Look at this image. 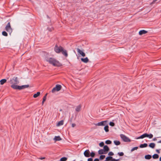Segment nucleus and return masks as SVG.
<instances>
[{
	"label": "nucleus",
	"instance_id": "obj_1",
	"mask_svg": "<svg viewBox=\"0 0 161 161\" xmlns=\"http://www.w3.org/2000/svg\"><path fill=\"white\" fill-rule=\"evenodd\" d=\"M46 60L50 64H52L54 66L60 67L62 66V64L54 58H47L46 59Z\"/></svg>",
	"mask_w": 161,
	"mask_h": 161
},
{
	"label": "nucleus",
	"instance_id": "obj_2",
	"mask_svg": "<svg viewBox=\"0 0 161 161\" xmlns=\"http://www.w3.org/2000/svg\"><path fill=\"white\" fill-rule=\"evenodd\" d=\"M84 155L85 157L87 158L90 157L93 158L95 155V153L94 152H92L91 153H90L89 150L87 149L85 150L84 152Z\"/></svg>",
	"mask_w": 161,
	"mask_h": 161
},
{
	"label": "nucleus",
	"instance_id": "obj_3",
	"mask_svg": "<svg viewBox=\"0 0 161 161\" xmlns=\"http://www.w3.org/2000/svg\"><path fill=\"white\" fill-rule=\"evenodd\" d=\"M11 87L13 89L15 90H21L25 88H28L29 87V85H22V86H11Z\"/></svg>",
	"mask_w": 161,
	"mask_h": 161
},
{
	"label": "nucleus",
	"instance_id": "obj_4",
	"mask_svg": "<svg viewBox=\"0 0 161 161\" xmlns=\"http://www.w3.org/2000/svg\"><path fill=\"white\" fill-rule=\"evenodd\" d=\"M9 82L12 84L11 86H17L16 85L18 84L19 82L18 77H14L12 79H11Z\"/></svg>",
	"mask_w": 161,
	"mask_h": 161
},
{
	"label": "nucleus",
	"instance_id": "obj_5",
	"mask_svg": "<svg viewBox=\"0 0 161 161\" xmlns=\"http://www.w3.org/2000/svg\"><path fill=\"white\" fill-rule=\"evenodd\" d=\"M63 48L61 46H58L56 44L54 48V51L57 53H60L63 50Z\"/></svg>",
	"mask_w": 161,
	"mask_h": 161
},
{
	"label": "nucleus",
	"instance_id": "obj_6",
	"mask_svg": "<svg viewBox=\"0 0 161 161\" xmlns=\"http://www.w3.org/2000/svg\"><path fill=\"white\" fill-rule=\"evenodd\" d=\"M5 30L8 32L10 34H11V33L12 32V29L11 28L10 24V23L9 22L6 26L5 27Z\"/></svg>",
	"mask_w": 161,
	"mask_h": 161
},
{
	"label": "nucleus",
	"instance_id": "obj_7",
	"mask_svg": "<svg viewBox=\"0 0 161 161\" xmlns=\"http://www.w3.org/2000/svg\"><path fill=\"white\" fill-rule=\"evenodd\" d=\"M61 88L62 86L61 85L57 84L56 85L55 87L52 89V92L54 93L55 91H58L61 89Z\"/></svg>",
	"mask_w": 161,
	"mask_h": 161
},
{
	"label": "nucleus",
	"instance_id": "obj_8",
	"mask_svg": "<svg viewBox=\"0 0 161 161\" xmlns=\"http://www.w3.org/2000/svg\"><path fill=\"white\" fill-rule=\"evenodd\" d=\"M120 136L122 140L125 142H130L131 140L123 134L120 135Z\"/></svg>",
	"mask_w": 161,
	"mask_h": 161
},
{
	"label": "nucleus",
	"instance_id": "obj_9",
	"mask_svg": "<svg viewBox=\"0 0 161 161\" xmlns=\"http://www.w3.org/2000/svg\"><path fill=\"white\" fill-rule=\"evenodd\" d=\"M107 122V121H102L95 124V125L96 126H104L105 125V124Z\"/></svg>",
	"mask_w": 161,
	"mask_h": 161
},
{
	"label": "nucleus",
	"instance_id": "obj_10",
	"mask_svg": "<svg viewBox=\"0 0 161 161\" xmlns=\"http://www.w3.org/2000/svg\"><path fill=\"white\" fill-rule=\"evenodd\" d=\"M107 161H119V159H115L113 158L111 156H108L106 158Z\"/></svg>",
	"mask_w": 161,
	"mask_h": 161
},
{
	"label": "nucleus",
	"instance_id": "obj_11",
	"mask_svg": "<svg viewBox=\"0 0 161 161\" xmlns=\"http://www.w3.org/2000/svg\"><path fill=\"white\" fill-rule=\"evenodd\" d=\"M77 51L78 53L80 54L82 56L85 57L86 55L85 53H84L83 51H81L80 49L77 48Z\"/></svg>",
	"mask_w": 161,
	"mask_h": 161
},
{
	"label": "nucleus",
	"instance_id": "obj_12",
	"mask_svg": "<svg viewBox=\"0 0 161 161\" xmlns=\"http://www.w3.org/2000/svg\"><path fill=\"white\" fill-rule=\"evenodd\" d=\"M103 149L106 153H107V152L109 150V148L108 146L107 145H105L104 146Z\"/></svg>",
	"mask_w": 161,
	"mask_h": 161
},
{
	"label": "nucleus",
	"instance_id": "obj_13",
	"mask_svg": "<svg viewBox=\"0 0 161 161\" xmlns=\"http://www.w3.org/2000/svg\"><path fill=\"white\" fill-rule=\"evenodd\" d=\"M147 32V31L143 30L140 31L139 32V34L140 35H142L143 34H146Z\"/></svg>",
	"mask_w": 161,
	"mask_h": 161
},
{
	"label": "nucleus",
	"instance_id": "obj_14",
	"mask_svg": "<svg viewBox=\"0 0 161 161\" xmlns=\"http://www.w3.org/2000/svg\"><path fill=\"white\" fill-rule=\"evenodd\" d=\"M61 52H62V54L64 55L65 56V57H68V54L66 50H64L63 49V50Z\"/></svg>",
	"mask_w": 161,
	"mask_h": 161
},
{
	"label": "nucleus",
	"instance_id": "obj_15",
	"mask_svg": "<svg viewBox=\"0 0 161 161\" xmlns=\"http://www.w3.org/2000/svg\"><path fill=\"white\" fill-rule=\"evenodd\" d=\"M81 60L85 63H87L88 62L89 59L87 57H86L85 58H81Z\"/></svg>",
	"mask_w": 161,
	"mask_h": 161
},
{
	"label": "nucleus",
	"instance_id": "obj_16",
	"mask_svg": "<svg viewBox=\"0 0 161 161\" xmlns=\"http://www.w3.org/2000/svg\"><path fill=\"white\" fill-rule=\"evenodd\" d=\"M98 153L100 155L106 154V153L105 152L104 150L103 149H101L99 150L98 151Z\"/></svg>",
	"mask_w": 161,
	"mask_h": 161
},
{
	"label": "nucleus",
	"instance_id": "obj_17",
	"mask_svg": "<svg viewBox=\"0 0 161 161\" xmlns=\"http://www.w3.org/2000/svg\"><path fill=\"white\" fill-rule=\"evenodd\" d=\"M81 105L80 104L78 106H77L76 109L75 111L77 112H79L81 109Z\"/></svg>",
	"mask_w": 161,
	"mask_h": 161
},
{
	"label": "nucleus",
	"instance_id": "obj_18",
	"mask_svg": "<svg viewBox=\"0 0 161 161\" xmlns=\"http://www.w3.org/2000/svg\"><path fill=\"white\" fill-rule=\"evenodd\" d=\"M55 141H59L61 140V138L60 136H55L54 139Z\"/></svg>",
	"mask_w": 161,
	"mask_h": 161
},
{
	"label": "nucleus",
	"instance_id": "obj_19",
	"mask_svg": "<svg viewBox=\"0 0 161 161\" xmlns=\"http://www.w3.org/2000/svg\"><path fill=\"white\" fill-rule=\"evenodd\" d=\"M152 157V156L149 154L145 156V159L148 160L150 159Z\"/></svg>",
	"mask_w": 161,
	"mask_h": 161
},
{
	"label": "nucleus",
	"instance_id": "obj_20",
	"mask_svg": "<svg viewBox=\"0 0 161 161\" xmlns=\"http://www.w3.org/2000/svg\"><path fill=\"white\" fill-rule=\"evenodd\" d=\"M147 144L146 143H144L143 144H141L139 146L140 148H144L147 147Z\"/></svg>",
	"mask_w": 161,
	"mask_h": 161
},
{
	"label": "nucleus",
	"instance_id": "obj_21",
	"mask_svg": "<svg viewBox=\"0 0 161 161\" xmlns=\"http://www.w3.org/2000/svg\"><path fill=\"white\" fill-rule=\"evenodd\" d=\"M64 124V120H61L60 121L58 122L57 125V126H60L63 125Z\"/></svg>",
	"mask_w": 161,
	"mask_h": 161
},
{
	"label": "nucleus",
	"instance_id": "obj_22",
	"mask_svg": "<svg viewBox=\"0 0 161 161\" xmlns=\"http://www.w3.org/2000/svg\"><path fill=\"white\" fill-rule=\"evenodd\" d=\"M155 146V144L154 143H150L149 145V146L152 148H154Z\"/></svg>",
	"mask_w": 161,
	"mask_h": 161
},
{
	"label": "nucleus",
	"instance_id": "obj_23",
	"mask_svg": "<svg viewBox=\"0 0 161 161\" xmlns=\"http://www.w3.org/2000/svg\"><path fill=\"white\" fill-rule=\"evenodd\" d=\"M7 80L6 79H3L0 80V84L2 85H3L4 83H6Z\"/></svg>",
	"mask_w": 161,
	"mask_h": 161
},
{
	"label": "nucleus",
	"instance_id": "obj_24",
	"mask_svg": "<svg viewBox=\"0 0 161 161\" xmlns=\"http://www.w3.org/2000/svg\"><path fill=\"white\" fill-rule=\"evenodd\" d=\"M152 157L154 159H158L159 158V155L157 154H155L153 155Z\"/></svg>",
	"mask_w": 161,
	"mask_h": 161
},
{
	"label": "nucleus",
	"instance_id": "obj_25",
	"mask_svg": "<svg viewBox=\"0 0 161 161\" xmlns=\"http://www.w3.org/2000/svg\"><path fill=\"white\" fill-rule=\"evenodd\" d=\"M40 95V92H37L35 94L33 95V97L34 98H36Z\"/></svg>",
	"mask_w": 161,
	"mask_h": 161
},
{
	"label": "nucleus",
	"instance_id": "obj_26",
	"mask_svg": "<svg viewBox=\"0 0 161 161\" xmlns=\"http://www.w3.org/2000/svg\"><path fill=\"white\" fill-rule=\"evenodd\" d=\"M114 143L116 145H119L120 144V142L119 141L117 140H114Z\"/></svg>",
	"mask_w": 161,
	"mask_h": 161
},
{
	"label": "nucleus",
	"instance_id": "obj_27",
	"mask_svg": "<svg viewBox=\"0 0 161 161\" xmlns=\"http://www.w3.org/2000/svg\"><path fill=\"white\" fill-rule=\"evenodd\" d=\"M109 127L108 125H106L104 127V130L106 132H108L109 131V130L108 129Z\"/></svg>",
	"mask_w": 161,
	"mask_h": 161
},
{
	"label": "nucleus",
	"instance_id": "obj_28",
	"mask_svg": "<svg viewBox=\"0 0 161 161\" xmlns=\"http://www.w3.org/2000/svg\"><path fill=\"white\" fill-rule=\"evenodd\" d=\"M67 159V158L65 157H63L60 158V161H66Z\"/></svg>",
	"mask_w": 161,
	"mask_h": 161
},
{
	"label": "nucleus",
	"instance_id": "obj_29",
	"mask_svg": "<svg viewBox=\"0 0 161 161\" xmlns=\"http://www.w3.org/2000/svg\"><path fill=\"white\" fill-rule=\"evenodd\" d=\"M105 157V156L104 155H101L100 156L99 159L100 160H102Z\"/></svg>",
	"mask_w": 161,
	"mask_h": 161
},
{
	"label": "nucleus",
	"instance_id": "obj_30",
	"mask_svg": "<svg viewBox=\"0 0 161 161\" xmlns=\"http://www.w3.org/2000/svg\"><path fill=\"white\" fill-rule=\"evenodd\" d=\"M2 34L3 36H8V34L5 31H3Z\"/></svg>",
	"mask_w": 161,
	"mask_h": 161
},
{
	"label": "nucleus",
	"instance_id": "obj_31",
	"mask_svg": "<svg viewBox=\"0 0 161 161\" xmlns=\"http://www.w3.org/2000/svg\"><path fill=\"white\" fill-rule=\"evenodd\" d=\"M112 143V142L109 140H107L105 141V143L107 144H111Z\"/></svg>",
	"mask_w": 161,
	"mask_h": 161
},
{
	"label": "nucleus",
	"instance_id": "obj_32",
	"mask_svg": "<svg viewBox=\"0 0 161 161\" xmlns=\"http://www.w3.org/2000/svg\"><path fill=\"white\" fill-rule=\"evenodd\" d=\"M153 135L151 134H147V137H149V138H153Z\"/></svg>",
	"mask_w": 161,
	"mask_h": 161
},
{
	"label": "nucleus",
	"instance_id": "obj_33",
	"mask_svg": "<svg viewBox=\"0 0 161 161\" xmlns=\"http://www.w3.org/2000/svg\"><path fill=\"white\" fill-rule=\"evenodd\" d=\"M144 137V134H143V135H142L141 136H139L137 138H136V139H143V138Z\"/></svg>",
	"mask_w": 161,
	"mask_h": 161
},
{
	"label": "nucleus",
	"instance_id": "obj_34",
	"mask_svg": "<svg viewBox=\"0 0 161 161\" xmlns=\"http://www.w3.org/2000/svg\"><path fill=\"white\" fill-rule=\"evenodd\" d=\"M47 30L50 31H52L54 30V28L52 27H48L47 28Z\"/></svg>",
	"mask_w": 161,
	"mask_h": 161
},
{
	"label": "nucleus",
	"instance_id": "obj_35",
	"mask_svg": "<svg viewBox=\"0 0 161 161\" xmlns=\"http://www.w3.org/2000/svg\"><path fill=\"white\" fill-rule=\"evenodd\" d=\"M109 125H110L112 126H114L115 125V124L114 122H110L109 123Z\"/></svg>",
	"mask_w": 161,
	"mask_h": 161
},
{
	"label": "nucleus",
	"instance_id": "obj_36",
	"mask_svg": "<svg viewBox=\"0 0 161 161\" xmlns=\"http://www.w3.org/2000/svg\"><path fill=\"white\" fill-rule=\"evenodd\" d=\"M138 148V147H133V148H132L131 149V152H133L135 150H137Z\"/></svg>",
	"mask_w": 161,
	"mask_h": 161
},
{
	"label": "nucleus",
	"instance_id": "obj_37",
	"mask_svg": "<svg viewBox=\"0 0 161 161\" xmlns=\"http://www.w3.org/2000/svg\"><path fill=\"white\" fill-rule=\"evenodd\" d=\"M118 154L120 156H122L124 155V153L123 152H119L118 153Z\"/></svg>",
	"mask_w": 161,
	"mask_h": 161
},
{
	"label": "nucleus",
	"instance_id": "obj_38",
	"mask_svg": "<svg viewBox=\"0 0 161 161\" xmlns=\"http://www.w3.org/2000/svg\"><path fill=\"white\" fill-rule=\"evenodd\" d=\"M47 95V94H46V95L43 97L42 101H45L46 100Z\"/></svg>",
	"mask_w": 161,
	"mask_h": 161
},
{
	"label": "nucleus",
	"instance_id": "obj_39",
	"mask_svg": "<svg viewBox=\"0 0 161 161\" xmlns=\"http://www.w3.org/2000/svg\"><path fill=\"white\" fill-rule=\"evenodd\" d=\"M104 143L103 142H102L99 144V145L101 147H103L104 146Z\"/></svg>",
	"mask_w": 161,
	"mask_h": 161
},
{
	"label": "nucleus",
	"instance_id": "obj_40",
	"mask_svg": "<svg viewBox=\"0 0 161 161\" xmlns=\"http://www.w3.org/2000/svg\"><path fill=\"white\" fill-rule=\"evenodd\" d=\"M114 155V153L112 152H109L108 153V155L110 156H113Z\"/></svg>",
	"mask_w": 161,
	"mask_h": 161
},
{
	"label": "nucleus",
	"instance_id": "obj_41",
	"mask_svg": "<svg viewBox=\"0 0 161 161\" xmlns=\"http://www.w3.org/2000/svg\"><path fill=\"white\" fill-rule=\"evenodd\" d=\"M87 161H93V159L92 158H88L87 159Z\"/></svg>",
	"mask_w": 161,
	"mask_h": 161
},
{
	"label": "nucleus",
	"instance_id": "obj_42",
	"mask_svg": "<svg viewBox=\"0 0 161 161\" xmlns=\"http://www.w3.org/2000/svg\"><path fill=\"white\" fill-rule=\"evenodd\" d=\"M144 137H147V133H145L143 134Z\"/></svg>",
	"mask_w": 161,
	"mask_h": 161
},
{
	"label": "nucleus",
	"instance_id": "obj_43",
	"mask_svg": "<svg viewBox=\"0 0 161 161\" xmlns=\"http://www.w3.org/2000/svg\"><path fill=\"white\" fill-rule=\"evenodd\" d=\"M45 157H40L39 158H38V159H41V160H42V159H45Z\"/></svg>",
	"mask_w": 161,
	"mask_h": 161
},
{
	"label": "nucleus",
	"instance_id": "obj_44",
	"mask_svg": "<svg viewBox=\"0 0 161 161\" xmlns=\"http://www.w3.org/2000/svg\"><path fill=\"white\" fill-rule=\"evenodd\" d=\"M157 0H153V2H152L151 4H154L155 3V2Z\"/></svg>",
	"mask_w": 161,
	"mask_h": 161
},
{
	"label": "nucleus",
	"instance_id": "obj_45",
	"mask_svg": "<svg viewBox=\"0 0 161 161\" xmlns=\"http://www.w3.org/2000/svg\"><path fill=\"white\" fill-rule=\"evenodd\" d=\"M75 126H76V124H75L74 123L72 124V127H74Z\"/></svg>",
	"mask_w": 161,
	"mask_h": 161
},
{
	"label": "nucleus",
	"instance_id": "obj_46",
	"mask_svg": "<svg viewBox=\"0 0 161 161\" xmlns=\"http://www.w3.org/2000/svg\"><path fill=\"white\" fill-rule=\"evenodd\" d=\"M156 151L158 153H160L159 150H158V149H156Z\"/></svg>",
	"mask_w": 161,
	"mask_h": 161
},
{
	"label": "nucleus",
	"instance_id": "obj_47",
	"mask_svg": "<svg viewBox=\"0 0 161 161\" xmlns=\"http://www.w3.org/2000/svg\"><path fill=\"white\" fill-rule=\"evenodd\" d=\"M99 161V159L98 158H96L94 160V161Z\"/></svg>",
	"mask_w": 161,
	"mask_h": 161
},
{
	"label": "nucleus",
	"instance_id": "obj_48",
	"mask_svg": "<svg viewBox=\"0 0 161 161\" xmlns=\"http://www.w3.org/2000/svg\"><path fill=\"white\" fill-rule=\"evenodd\" d=\"M157 140V139L156 138H154L153 139V141H156Z\"/></svg>",
	"mask_w": 161,
	"mask_h": 161
},
{
	"label": "nucleus",
	"instance_id": "obj_49",
	"mask_svg": "<svg viewBox=\"0 0 161 161\" xmlns=\"http://www.w3.org/2000/svg\"><path fill=\"white\" fill-rule=\"evenodd\" d=\"M44 102H45V101H42V105H43Z\"/></svg>",
	"mask_w": 161,
	"mask_h": 161
},
{
	"label": "nucleus",
	"instance_id": "obj_50",
	"mask_svg": "<svg viewBox=\"0 0 161 161\" xmlns=\"http://www.w3.org/2000/svg\"><path fill=\"white\" fill-rule=\"evenodd\" d=\"M158 143H161V140H160L158 142Z\"/></svg>",
	"mask_w": 161,
	"mask_h": 161
},
{
	"label": "nucleus",
	"instance_id": "obj_51",
	"mask_svg": "<svg viewBox=\"0 0 161 161\" xmlns=\"http://www.w3.org/2000/svg\"><path fill=\"white\" fill-rule=\"evenodd\" d=\"M159 160H160V161H161V157H160Z\"/></svg>",
	"mask_w": 161,
	"mask_h": 161
},
{
	"label": "nucleus",
	"instance_id": "obj_52",
	"mask_svg": "<svg viewBox=\"0 0 161 161\" xmlns=\"http://www.w3.org/2000/svg\"><path fill=\"white\" fill-rule=\"evenodd\" d=\"M104 161H107V159L106 158L105 160Z\"/></svg>",
	"mask_w": 161,
	"mask_h": 161
},
{
	"label": "nucleus",
	"instance_id": "obj_53",
	"mask_svg": "<svg viewBox=\"0 0 161 161\" xmlns=\"http://www.w3.org/2000/svg\"><path fill=\"white\" fill-rule=\"evenodd\" d=\"M47 18H49V17L48 16V15H47Z\"/></svg>",
	"mask_w": 161,
	"mask_h": 161
}]
</instances>
